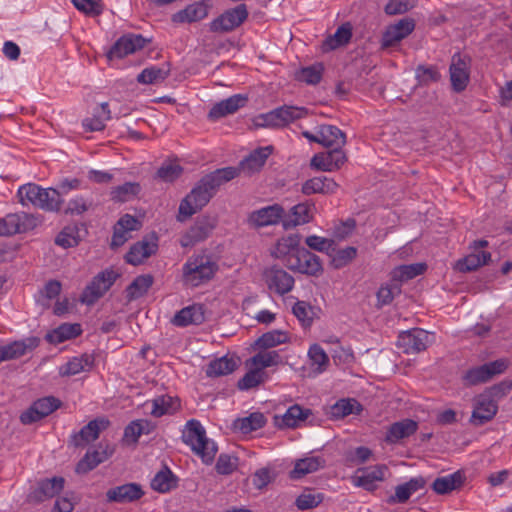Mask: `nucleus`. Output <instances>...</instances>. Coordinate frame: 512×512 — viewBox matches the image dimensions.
Instances as JSON below:
<instances>
[{
  "label": "nucleus",
  "instance_id": "62",
  "mask_svg": "<svg viewBox=\"0 0 512 512\" xmlns=\"http://www.w3.org/2000/svg\"><path fill=\"white\" fill-rule=\"evenodd\" d=\"M238 465V459L236 457L221 454L216 462V471L221 475L231 474Z\"/></svg>",
  "mask_w": 512,
  "mask_h": 512
},
{
  "label": "nucleus",
  "instance_id": "28",
  "mask_svg": "<svg viewBox=\"0 0 512 512\" xmlns=\"http://www.w3.org/2000/svg\"><path fill=\"white\" fill-rule=\"evenodd\" d=\"M324 465L325 460L320 456H308L298 459L294 464V468L289 472V477L292 480L301 479L323 468Z\"/></svg>",
  "mask_w": 512,
  "mask_h": 512
},
{
  "label": "nucleus",
  "instance_id": "9",
  "mask_svg": "<svg viewBox=\"0 0 512 512\" xmlns=\"http://www.w3.org/2000/svg\"><path fill=\"white\" fill-rule=\"evenodd\" d=\"M118 274L113 270H105L97 274L82 293L81 301L88 305L95 303L114 284Z\"/></svg>",
  "mask_w": 512,
  "mask_h": 512
},
{
  "label": "nucleus",
  "instance_id": "13",
  "mask_svg": "<svg viewBox=\"0 0 512 512\" xmlns=\"http://www.w3.org/2000/svg\"><path fill=\"white\" fill-rule=\"evenodd\" d=\"M61 401L53 396L40 398L20 415L23 424L28 425L41 420L57 410Z\"/></svg>",
  "mask_w": 512,
  "mask_h": 512
},
{
  "label": "nucleus",
  "instance_id": "22",
  "mask_svg": "<svg viewBox=\"0 0 512 512\" xmlns=\"http://www.w3.org/2000/svg\"><path fill=\"white\" fill-rule=\"evenodd\" d=\"M346 161L342 149H331L328 152L317 153L311 159V167L321 171L331 172L339 169Z\"/></svg>",
  "mask_w": 512,
  "mask_h": 512
},
{
  "label": "nucleus",
  "instance_id": "21",
  "mask_svg": "<svg viewBox=\"0 0 512 512\" xmlns=\"http://www.w3.org/2000/svg\"><path fill=\"white\" fill-rule=\"evenodd\" d=\"M248 97L243 94H234L212 106L208 113L210 120H218L234 114L247 104Z\"/></svg>",
  "mask_w": 512,
  "mask_h": 512
},
{
  "label": "nucleus",
  "instance_id": "43",
  "mask_svg": "<svg viewBox=\"0 0 512 512\" xmlns=\"http://www.w3.org/2000/svg\"><path fill=\"white\" fill-rule=\"evenodd\" d=\"M290 335L283 330H271L262 334L256 341L255 346L262 350H268L278 345L288 343Z\"/></svg>",
  "mask_w": 512,
  "mask_h": 512
},
{
  "label": "nucleus",
  "instance_id": "18",
  "mask_svg": "<svg viewBox=\"0 0 512 512\" xmlns=\"http://www.w3.org/2000/svg\"><path fill=\"white\" fill-rule=\"evenodd\" d=\"M110 422L105 418L91 420L79 432L71 436V442L76 447L85 446L98 439L100 432L107 429Z\"/></svg>",
  "mask_w": 512,
  "mask_h": 512
},
{
  "label": "nucleus",
  "instance_id": "15",
  "mask_svg": "<svg viewBox=\"0 0 512 512\" xmlns=\"http://www.w3.org/2000/svg\"><path fill=\"white\" fill-rule=\"evenodd\" d=\"M284 219H286V213L279 204L262 207L249 215V222L256 227L276 225L280 222L283 224Z\"/></svg>",
  "mask_w": 512,
  "mask_h": 512
},
{
  "label": "nucleus",
  "instance_id": "39",
  "mask_svg": "<svg viewBox=\"0 0 512 512\" xmlns=\"http://www.w3.org/2000/svg\"><path fill=\"white\" fill-rule=\"evenodd\" d=\"M312 414V411L308 408H303L298 404L292 405L287 409L281 418V422L278 423L280 427L296 428Z\"/></svg>",
  "mask_w": 512,
  "mask_h": 512
},
{
  "label": "nucleus",
  "instance_id": "48",
  "mask_svg": "<svg viewBox=\"0 0 512 512\" xmlns=\"http://www.w3.org/2000/svg\"><path fill=\"white\" fill-rule=\"evenodd\" d=\"M266 424V418L264 414L260 412H254L250 415L239 418L234 422V427L243 434H249L253 431L261 429Z\"/></svg>",
  "mask_w": 512,
  "mask_h": 512
},
{
  "label": "nucleus",
  "instance_id": "8",
  "mask_svg": "<svg viewBox=\"0 0 512 512\" xmlns=\"http://www.w3.org/2000/svg\"><path fill=\"white\" fill-rule=\"evenodd\" d=\"M434 336L420 328L403 331L397 339V346L406 354L424 351L433 342Z\"/></svg>",
  "mask_w": 512,
  "mask_h": 512
},
{
  "label": "nucleus",
  "instance_id": "23",
  "mask_svg": "<svg viewBox=\"0 0 512 512\" xmlns=\"http://www.w3.org/2000/svg\"><path fill=\"white\" fill-rule=\"evenodd\" d=\"M157 241V236L153 234L151 237H145L142 241L135 243L127 252L125 256L126 261L135 266L143 263L145 259L157 250Z\"/></svg>",
  "mask_w": 512,
  "mask_h": 512
},
{
  "label": "nucleus",
  "instance_id": "27",
  "mask_svg": "<svg viewBox=\"0 0 512 512\" xmlns=\"http://www.w3.org/2000/svg\"><path fill=\"white\" fill-rule=\"evenodd\" d=\"M450 80L452 87L455 91H463L469 82L468 66L464 59L459 54L452 57L450 65Z\"/></svg>",
  "mask_w": 512,
  "mask_h": 512
},
{
  "label": "nucleus",
  "instance_id": "1",
  "mask_svg": "<svg viewBox=\"0 0 512 512\" xmlns=\"http://www.w3.org/2000/svg\"><path fill=\"white\" fill-rule=\"evenodd\" d=\"M237 175L238 170L234 167L217 169L205 175L181 201L179 213L186 217L192 216L208 204L221 185L234 179Z\"/></svg>",
  "mask_w": 512,
  "mask_h": 512
},
{
  "label": "nucleus",
  "instance_id": "3",
  "mask_svg": "<svg viewBox=\"0 0 512 512\" xmlns=\"http://www.w3.org/2000/svg\"><path fill=\"white\" fill-rule=\"evenodd\" d=\"M17 196L23 206L32 205L45 211H58L63 202L56 189L42 188L34 183L20 186Z\"/></svg>",
  "mask_w": 512,
  "mask_h": 512
},
{
  "label": "nucleus",
  "instance_id": "50",
  "mask_svg": "<svg viewBox=\"0 0 512 512\" xmlns=\"http://www.w3.org/2000/svg\"><path fill=\"white\" fill-rule=\"evenodd\" d=\"M153 279L149 275H141L136 277L133 282L126 288L127 302H132L142 297L151 287Z\"/></svg>",
  "mask_w": 512,
  "mask_h": 512
},
{
  "label": "nucleus",
  "instance_id": "54",
  "mask_svg": "<svg viewBox=\"0 0 512 512\" xmlns=\"http://www.w3.org/2000/svg\"><path fill=\"white\" fill-rule=\"evenodd\" d=\"M356 406L359 404L354 399H340L330 407L329 414L333 419H341L352 414Z\"/></svg>",
  "mask_w": 512,
  "mask_h": 512
},
{
  "label": "nucleus",
  "instance_id": "29",
  "mask_svg": "<svg viewBox=\"0 0 512 512\" xmlns=\"http://www.w3.org/2000/svg\"><path fill=\"white\" fill-rule=\"evenodd\" d=\"M318 130L320 145L331 149H341L345 145L346 136L338 127L321 125Z\"/></svg>",
  "mask_w": 512,
  "mask_h": 512
},
{
  "label": "nucleus",
  "instance_id": "55",
  "mask_svg": "<svg viewBox=\"0 0 512 512\" xmlns=\"http://www.w3.org/2000/svg\"><path fill=\"white\" fill-rule=\"evenodd\" d=\"M323 73V66L321 64H314L304 67L296 73V78L299 81L305 82L310 85H315L320 82Z\"/></svg>",
  "mask_w": 512,
  "mask_h": 512
},
{
  "label": "nucleus",
  "instance_id": "11",
  "mask_svg": "<svg viewBox=\"0 0 512 512\" xmlns=\"http://www.w3.org/2000/svg\"><path fill=\"white\" fill-rule=\"evenodd\" d=\"M38 224L35 216L25 212L12 213L0 220V235L12 236L34 229Z\"/></svg>",
  "mask_w": 512,
  "mask_h": 512
},
{
  "label": "nucleus",
  "instance_id": "64",
  "mask_svg": "<svg viewBox=\"0 0 512 512\" xmlns=\"http://www.w3.org/2000/svg\"><path fill=\"white\" fill-rule=\"evenodd\" d=\"M92 205L82 196L75 197L68 202L65 212L71 215H81L86 212Z\"/></svg>",
  "mask_w": 512,
  "mask_h": 512
},
{
  "label": "nucleus",
  "instance_id": "26",
  "mask_svg": "<svg viewBox=\"0 0 512 512\" xmlns=\"http://www.w3.org/2000/svg\"><path fill=\"white\" fill-rule=\"evenodd\" d=\"M497 412L496 403L487 395L477 397L472 412L471 422L475 425H482L491 420Z\"/></svg>",
  "mask_w": 512,
  "mask_h": 512
},
{
  "label": "nucleus",
  "instance_id": "44",
  "mask_svg": "<svg viewBox=\"0 0 512 512\" xmlns=\"http://www.w3.org/2000/svg\"><path fill=\"white\" fill-rule=\"evenodd\" d=\"M299 248V237L297 235H290L283 237L277 241L271 251L273 257L278 259H289V256L294 255L295 251Z\"/></svg>",
  "mask_w": 512,
  "mask_h": 512
},
{
  "label": "nucleus",
  "instance_id": "38",
  "mask_svg": "<svg viewBox=\"0 0 512 512\" xmlns=\"http://www.w3.org/2000/svg\"><path fill=\"white\" fill-rule=\"evenodd\" d=\"M237 367L238 362L236 359L222 356L210 361L206 368V375L211 378L226 376L234 372Z\"/></svg>",
  "mask_w": 512,
  "mask_h": 512
},
{
  "label": "nucleus",
  "instance_id": "20",
  "mask_svg": "<svg viewBox=\"0 0 512 512\" xmlns=\"http://www.w3.org/2000/svg\"><path fill=\"white\" fill-rule=\"evenodd\" d=\"M387 470L388 468L384 464L358 469L354 477V482L357 486L366 490H374L377 483L384 480Z\"/></svg>",
  "mask_w": 512,
  "mask_h": 512
},
{
  "label": "nucleus",
  "instance_id": "49",
  "mask_svg": "<svg viewBox=\"0 0 512 512\" xmlns=\"http://www.w3.org/2000/svg\"><path fill=\"white\" fill-rule=\"evenodd\" d=\"M141 191L137 182H126L111 189L110 197L114 202H127L134 199Z\"/></svg>",
  "mask_w": 512,
  "mask_h": 512
},
{
  "label": "nucleus",
  "instance_id": "34",
  "mask_svg": "<svg viewBox=\"0 0 512 512\" xmlns=\"http://www.w3.org/2000/svg\"><path fill=\"white\" fill-rule=\"evenodd\" d=\"M426 481L423 477L411 478L408 482L395 488V494L389 497V503H405L411 495L424 488Z\"/></svg>",
  "mask_w": 512,
  "mask_h": 512
},
{
  "label": "nucleus",
  "instance_id": "52",
  "mask_svg": "<svg viewBox=\"0 0 512 512\" xmlns=\"http://www.w3.org/2000/svg\"><path fill=\"white\" fill-rule=\"evenodd\" d=\"M426 269V264L415 263L408 265H400L393 269L392 280L395 282H403L421 275Z\"/></svg>",
  "mask_w": 512,
  "mask_h": 512
},
{
  "label": "nucleus",
  "instance_id": "45",
  "mask_svg": "<svg viewBox=\"0 0 512 512\" xmlns=\"http://www.w3.org/2000/svg\"><path fill=\"white\" fill-rule=\"evenodd\" d=\"M111 112L107 102L101 103L97 112L83 120V127L86 131H101L105 128L106 121L110 120Z\"/></svg>",
  "mask_w": 512,
  "mask_h": 512
},
{
  "label": "nucleus",
  "instance_id": "14",
  "mask_svg": "<svg viewBox=\"0 0 512 512\" xmlns=\"http://www.w3.org/2000/svg\"><path fill=\"white\" fill-rule=\"evenodd\" d=\"M146 40L137 34H125L121 36L110 48L107 57L110 60L122 59L129 54L135 53L137 50L145 46Z\"/></svg>",
  "mask_w": 512,
  "mask_h": 512
},
{
  "label": "nucleus",
  "instance_id": "37",
  "mask_svg": "<svg viewBox=\"0 0 512 512\" xmlns=\"http://www.w3.org/2000/svg\"><path fill=\"white\" fill-rule=\"evenodd\" d=\"M464 476L460 471L437 477L432 483V489L436 494H448L462 486Z\"/></svg>",
  "mask_w": 512,
  "mask_h": 512
},
{
  "label": "nucleus",
  "instance_id": "19",
  "mask_svg": "<svg viewBox=\"0 0 512 512\" xmlns=\"http://www.w3.org/2000/svg\"><path fill=\"white\" fill-rule=\"evenodd\" d=\"M415 29V21L412 18H402L395 24L387 27L382 37V46L391 47L410 35Z\"/></svg>",
  "mask_w": 512,
  "mask_h": 512
},
{
  "label": "nucleus",
  "instance_id": "17",
  "mask_svg": "<svg viewBox=\"0 0 512 512\" xmlns=\"http://www.w3.org/2000/svg\"><path fill=\"white\" fill-rule=\"evenodd\" d=\"M37 337H28L0 346V363L18 359L34 350L39 345Z\"/></svg>",
  "mask_w": 512,
  "mask_h": 512
},
{
  "label": "nucleus",
  "instance_id": "41",
  "mask_svg": "<svg viewBox=\"0 0 512 512\" xmlns=\"http://www.w3.org/2000/svg\"><path fill=\"white\" fill-rule=\"evenodd\" d=\"M94 358L89 354H83L80 357H74L66 364L60 367L61 376H73L84 371H88L93 366Z\"/></svg>",
  "mask_w": 512,
  "mask_h": 512
},
{
  "label": "nucleus",
  "instance_id": "31",
  "mask_svg": "<svg viewBox=\"0 0 512 512\" xmlns=\"http://www.w3.org/2000/svg\"><path fill=\"white\" fill-rule=\"evenodd\" d=\"M337 188L338 184L332 178L318 176L305 181L301 190L305 195H312L316 193L332 194L336 192Z\"/></svg>",
  "mask_w": 512,
  "mask_h": 512
},
{
  "label": "nucleus",
  "instance_id": "35",
  "mask_svg": "<svg viewBox=\"0 0 512 512\" xmlns=\"http://www.w3.org/2000/svg\"><path fill=\"white\" fill-rule=\"evenodd\" d=\"M417 423L411 419H405L393 423L387 430L385 440L390 444H395L401 439L407 438L417 430Z\"/></svg>",
  "mask_w": 512,
  "mask_h": 512
},
{
  "label": "nucleus",
  "instance_id": "7",
  "mask_svg": "<svg viewBox=\"0 0 512 512\" xmlns=\"http://www.w3.org/2000/svg\"><path fill=\"white\" fill-rule=\"evenodd\" d=\"M286 266L292 271L311 276H318L323 271L320 258L305 248H300L294 255L289 256Z\"/></svg>",
  "mask_w": 512,
  "mask_h": 512
},
{
  "label": "nucleus",
  "instance_id": "61",
  "mask_svg": "<svg viewBox=\"0 0 512 512\" xmlns=\"http://www.w3.org/2000/svg\"><path fill=\"white\" fill-rule=\"evenodd\" d=\"M183 173L177 160H169L162 164V182H173Z\"/></svg>",
  "mask_w": 512,
  "mask_h": 512
},
{
  "label": "nucleus",
  "instance_id": "40",
  "mask_svg": "<svg viewBox=\"0 0 512 512\" xmlns=\"http://www.w3.org/2000/svg\"><path fill=\"white\" fill-rule=\"evenodd\" d=\"M155 428L148 420L140 419L132 421L124 429L122 441L125 444H135L142 434H149Z\"/></svg>",
  "mask_w": 512,
  "mask_h": 512
},
{
  "label": "nucleus",
  "instance_id": "42",
  "mask_svg": "<svg viewBox=\"0 0 512 512\" xmlns=\"http://www.w3.org/2000/svg\"><path fill=\"white\" fill-rule=\"evenodd\" d=\"M65 480L63 477H53L45 479L39 483L38 489L34 492L38 501L52 498L59 494L64 488Z\"/></svg>",
  "mask_w": 512,
  "mask_h": 512
},
{
  "label": "nucleus",
  "instance_id": "56",
  "mask_svg": "<svg viewBox=\"0 0 512 512\" xmlns=\"http://www.w3.org/2000/svg\"><path fill=\"white\" fill-rule=\"evenodd\" d=\"M401 292V287L395 281L382 285L377 291V305L379 307L389 305L394 297Z\"/></svg>",
  "mask_w": 512,
  "mask_h": 512
},
{
  "label": "nucleus",
  "instance_id": "59",
  "mask_svg": "<svg viewBox=\"0 0 512 512\" xmlns=\"http://www.w3.org/2000/svg\"><path fill=\"white\" fill-rule=\"evenodd\" d=\"M357 255V249L349 246L336 251L332 257V265L336 269H340L348 265Z\"/></svg>",
  "mask_w": 512,
  "mask_h": 512
},
{
  "label": "nucleus",
  "instance_id": "24",
  "mask_svg": "<svg viewBox=\"0 0 512 512\" xmlns=\"http://www.w3.org/2000/svg\"><path fill=\"white\" fill-rule=\"evenodd\" d=\"M309 376L317 377L326 372L330 366V359L325 350L317 343L309 346L307 352Z\"/></svg>",
  "mask_w": 512,
  "mask_h": 512
},
{
  "label": "nucleus",
  "instance_id": "33",
  "mask_svg": "<svg viewBox=\"0 0 512 512\" xmlns=\"http://www.w3.org/2000/svg\"><path fill=\"white\" fill-rule=\"evenodd\" d=\"M208 15V7L204 2H195L172 16L175 23H191L204 19Z\"/></svg>",
  "mask_w": 512,
  "mask_h": 512
},
{
  "label": "nucleus",
  "instance_id": "12",
  "mask_svg": "<svg viewBox=\"0 0 512 512\" xmlns=\"http://www.w3.org/2000/svg\"><path fill=\"white\" fill-rule=\"evenodd\" d=\"M248 17V10L245 4L225 11L210 24L213 32H229L239 27Z\"/></svg>",
  "mask_w": 512,
  "mask_h": 512
},
{
  "label": "nucleus",
  "instance_id": "6",
  "mask_svg": "<svg viewBox=\"0 0 512 512\" xmlns=\"http://www.w3.org/2000/svg\"><path fill=\"white\" fill-rule=\"evenodd\" d=\"M507 367L508 361L506 359H497L467 370L462 379L467 386L486 383L494 376L504 373Z\"/></svg>",
  "mask_w": 512,
  "mask_h": 512
},
{
  "label": "nucleus",
  "instance_id": "57",
  "mask_svg": "<svg viewBox=\"0 0 512 512\" xmlns=\"http://www.w3.org/2000/svg\"><path fill=\"white\" fill-rule=\"evenodd\" d=\"M272 152L271 147H263L253 151L243 162L250 170L260 169Z\"/></svg>",
  "mask_w": 512,
  "mask_h": 512
},
{
  "label": "nucleus",
  "instance_id": "25",
  "mask_svg": "<svg viewBox=\"0 0 512 512\" xmlns=\"http://www.w3.org/2000/svg\"><path fill=\"white\" fill-rule=\"evenodd\" d=\"M144 495L141 485L126 483L107 491L106 497L110 502L129 503L140 499Z\"/></svg>",
  "mask_w": 512,
  "mask_h": 512
},
{
  "label": "nucleus",
  "instance_id": "47",
  "mask_svg": "<svg viewBox=\"0 0 512 512\" xmlns=\"http://www.w3.org/2000/svg\"><path fill=\"white\" fill-rule=\"evenodd\" d=\"M352 37V29L349 24L341 25L333 35L329 36L323 42V51L335 50L343 45H346Z\"/></svg>",
  "mask_w": 512,
  "mask_h": 512
},
{
  "label": "nucleus",
  "instance_id": "30",
  "mask_svg": "<svg viewBox=\"0 0 512 512\" xmlns=\"http://www.w3.org/2000/svg\"><path fill=\"white\" fill-rule=\"evenodd\" d=\"M314 206L309 203H299L291 208L290 214L283 220L284 229L288 230L298 225H303L312 219Z\"/></svg>",
  "mask_w": 512,
  "mask_h": 512
},
{
  "label": "nucleus",
  "instance_id": "16",
  "mask_svg": "<svg viewBox=\"0 0 512 512\" xmlns=\"http://www.w3.org/2000/svg\"><path fill=\"white\" fill-rule=\"evenodd\" d=\"M264 276L269 290L278 295H285L294 287V278L279 267L273 266L267 269Z\"/></svg>",
  "mask_w": 512,
  "mask_h": 512
},
{
  "label": "nucleus",
  "instance_id": "5",
  "mask_svg": "<svg viewBox=\"0 0 512 512\" xmlns=\"http://www.w3.org/2000/svg\"><path fill=\"white\" fill-rule=\"evenodd\" d=\"M308 110L305 107L284 105L268 113L261 114L255 119L257 127H284L295 120L306 117Z\"/></svg>",
  "mask_w": 512,
  "mask_h": 512
},
{
  "label": "nucleus",
  "instance_id": "10",
  "mask_svg": "<svg viewBox=\"0 0 512 512\" xmlns=\"http://www.w3.org/2000/svg\"><path fill=\"white\" fill-rule=\"evenodd\" d=\"M217 225V220L212 216H201L196 219L194 224L182 235L180 243L182 247H192L209 237Z\"/></svg>",
  "mask_w": 512,
  "mask_h": 512
},
{
  "label": "nucleus",
  "instance_id": "60",
  "mask_svg": "<svg viewBox=\"0 0 512 512\" xmlns=\"http://www.w3.org/2000/svg\"><path fill=\"white\" fill-rule=\"evenodd\" d=\"M293 314L300 321L303 327H309L312 324V309L304 301H298L292 308Z\"/></svg>",
  "mask_w": 512,
  "mask_h": 512
},
{
  "label": "nucleus",
  "instance_id": "46",
  "mask_svg": "<svg viewBox=\"0 0 512 512\" xmlns=\"http://www.w3.org/2000/svg\"><path fill=\"white\" fill-rule=\"evenodd\" d=\"M491 259V254L486 251H475L467 255L462 260L458 261L457 267L461 272H468L476 270L477 268L485 265Z\"/></svg>",
  "mask_w": 512,
  "mask_h": 512
},
{
  "label": "nucleus",
  "instance_id": "51",
  "mask_svg": "<svg viewBox=\"0 0 512 512\" xmlns=\"http://www.w3.org/2000/svg\"><path fill=\"white\" fill-rule=\"evenodd\" d=\"M82 332L79 324L65 323L54 329L47 335L51 343H62L66 340L72 339L80 335Z\"/></svg>",
  "mask_w": 512,
  "mask_h": 512
},
{
  "label": "nucleus",
  "instance_id": "53",
  "mask_svg": "<svg viewBox=\"0 0 512 512\" xmlns=\"http://www.w3.org/2000/svg\"><path fill=\"white\" fill-rule=\"evenodd\" d=\"M266 379V372H260L250 367V370L238 381L237 386L240 390L246 391L265 382Z\"/></svg>",
  "mask_w": 512,
  "mask_h": 512
},
{
  "label": "nucleus",
  "instance_id": "2",
  "mask_svg": "<svg viewBox=\"0 0 512 512\" xmlns=\"http://www.w3.org/2000/svg\"><path fill=\"white\" fill-rule=\"evenodd\" d=\"M181 438L189 446L192 452L201 458L203 463L211 464L216 456L218 447L216 443L206 435L205 428L196 419H191L185 424Z\"/></svg>",
  "mask_w": 512,
  "mask_h": 512
},
{
  "label": "nucleus",
  "instance_id": "63",
  "mask_svg": "<svg viewBox=\"0 0 512 512\" xmlns=\"http://www.w3.org/2000/svg\"><path fill=\"white\" fill-rule=\"evenodd\" d=\"M305 243L310 249L328 252L332 248L334 241L317 235H310L305 239Z\"/></svg>",
  "mask_w": 512,
  "mask_h": 512
},
{
  "label": "nucleus",
  "instance_id": "32",
  "mask_svg": "<svg viewBox=\"0 0 512 512\" xmlns=\"http://www.w3.org/2000/svg\"><path fill=\"white\" fill-rule=\"evenodd\" d=\"M283 363V358L278 351L263 350L256 353L247 361V365L253 367L257 371L265 372L264 369L276 367Z\"/></svg>",
  "mask_w": 512,
  "mask_h": 512
},
{
  "label": "nucleus",
  "instance_id": "36",
  "mask_svg": "<svg viewBox=\"0 0 512 512\" xmlns=\"http://www.w3.org/2000/svg\"><path fill=\"white\" fill-rule=\"evenodd\" d=\"M204 321V313L201 306H188L177 312L171 322L175 326L185 327L191 324H201Z\"/></svg>",
  "mask_w": 512,
  "mask_h": 512
},
{
  "label": "nucleus",
  "instance_id": "58",
  "mask_svg": "<svg viewBox=\"0 0 512 512\" xmlns=\"http://www.w3.org/2000/svg\"><path fill=\"white\" fill-rule=\"evenodd\" d=\"M74 7L88 16H98L103 12L101 0H71Z\"/></svg>",
  "mask_w": 512,
  "mask_h": 512
},
{
  "label": "nucleus",
  "instance_id": "4",
  "mask_svg": "<svg viewBox=\"0 0 512 512\" xmlns=\"http://www.w3.org/2000/svg\"><path fill=\"white\" fill-rule=\"evenodd\" d=\"M217 270L218 264L211 255L194 254L182 267L183 281L188 286L198 287L211 280Z\"/></svg>",
  "mask_w": 512,
  "mask_h": 512
}]
</instances>
